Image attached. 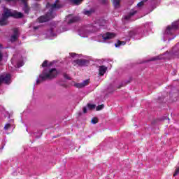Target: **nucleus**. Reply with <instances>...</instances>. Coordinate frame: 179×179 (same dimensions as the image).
I'll use <instances>...</instances> for the list:
<instances>
[{
  "instance_id": "obj_1",
  "label": "nucleus",
  "mask_w": 179,
  "mask_h": 179,
  "mask_svg": "<svg viewBox=\"0 0 179 179\" xmlns=\"http://www.w3.org/2000/svg\"><path fill=\"white\" fill-rule=\"evenodd\" d=\"M46 8L50 9L49 12L45 15L41 16L39 18H38V22L39 23H44L45 22H48V20H51V19H54V17H55L54 10H57V9L62 8V5L59 4V0H56L53 4L48 3Z\"/></svg>"
},
{
  "instance_id": "obj_2",
  "label": "nucleus",
  "mask_w": 179,
  "mask_h": 179,
  "mask_svg": "<svg viewBox=\"0 0 179 179\" xmlns=\"http://www.w3.org/2000/svg\"><path fill=\"white\" fill-rule=\"evenodd\" d=\"M10 17H15V19H20L23 17V13L4 8L3 13L0 18V26L6 25L8 23V18Z\"/></svg>"
},
{
  "instance_id": "obj_3",
  "label": "nucleus",
  "mask_w": 179,
  "mask_h": 179,
  "mask_svg": "<svg viewBox=\"0 0 179 179\" xmlns=\"http://www.w3.org/2000/svg\"><path fill=\"white\" fill-rule=\"evenodd\" d=\"M57 75L58 71H57V69H46L43 71L42 73L39 75V78L36 79V85L41 83V82H44V80L54 79V78H57Z\"/></svg>"
},
{
  "instance_id": "obj_4",
  "label": "nucleus",
  "mask_w": 179,
  "mask_h": 179,
  "mask_svg": "<svg viewBox=\"0 0 179 179\" xmlns=\"http://www.w3.org/2000/svg\"><path fill=\"white\" fill-rule=\"evenodd\" d=\"M179 23L178 22H175L171 24V26H168L166 31L164 33V41H166L168 38V41L173 40L176 37L173 36V38H169L170 36H173L176 30H178Z\"/></svg>"
},
{
  "instance_id": "obj_5",
  "label": "nucleus",
  "mask_w": 179,
  "mask_h": 179,
  "mask_svg": "<svg viewBox=\"0 0 179 179\" xmlns=\"http://www.w3.org/2000/svg\"><path fill=\"white\" fill-rule=\"evenodd\" d=\"M10 74L6 73V74H2L0 76V85H2V83H6V85H9L10 83Z\"/></svg>"
},
{
  "instance_id": "obj_6",
  "label": "nucleus",
  "mask_w": 179,
  "mask_h": 179,
  "mask_svg": "<svg viewBox=\"0 0 179 179\" xmlns=\"http://www.w3.org/2000/svg\"><path fill=\"white\" fill-rule=\"evenodd\" d=\"M106 26V20H101V22L95 23L92 26V31H97L100 30V29H103Z\"/></svg>"
},
{
  "instance_id": "obj_7",
  "label": "nucleus",
  "mask_w": 179,
  "mask_h": 179,
  "mask_svg": "<svg viewBox=\"0 0 179 179\" xmlns=\"http://www.w3.org/2000/svg\"><path fill=\"white\" fill-rule=\"evenodd\" d=\"M72 64L74 66H86L89 62L86 59H76L72 62Z\"/></svg>"
},
{
  "instance_id": "obj_8",
  "label": "nucleus",
  "mask_w": 179,
  "mask_h": 179,
  "mask_svg": "<svg viewBox=\"0 0 179 179\" xmlns=\"http://www.w3.org/2000/svg\"><path fill=\"white\" fill-rule=\"evenodd\" d=\"M117 36L115 33L107 32L106 34H103L102 38H103L104 41L106 40H111V38H114Z\"/></svg>"
},
{
  "instance_id": "obj_9",
  "label": "nucleus",
  "mask_w": 179,
  "mask_h": 179,
  "mask_svg": "<svg viewBox=\"0 0 179 179\" xmlns=\"http://www.w3.org/2000/svg\"><path fill=\"white\" fill-rule=\"evenodd\" d=\"M89 85V80H85L82 83H76L74 86L78 87V89H82V87H85V86H87Z\"/></svg>"
},
{
  "instance_id": "obj_10",
  "label": "nucleus",
  "mask_w": 179,
  "mask_h": 179,
  "mask_svg": "<svg viewBox=\"0 0 179 179\" xmlns=\"http://www.w3.org/2000/svg\"><path fill=\"white\" fill-rule=\"evenodd\" d=\"M78 34L80 37H89L90 31L87 29H81L78 31Z\"/></svg>"
},
{
  "instance_id": "obj_11",
  "label": "nucleus",
  "mask_w": 179,
  "mask_h": 179,
  "mask_svg": "<svg viewBox=\"0 0 179 179\" xmlns=\"http://www.w3.org/2000/svg\"><path fill=\"white\" fill-rule=\"evenodd\" d=\"M129 37L133 38L135 40H139L141 37H139V34L136 31H131L129 33Z\"/></svg>"
},
{
  "instance_id": "obj_12",
  "label": "nucleus",
  "mask_w": 179,
  "mask_h": 179,
  "mask_svg": "<svg viewBox=\"0 0 179 179\" xmlns=\"http://www.w3.org/2000/svg\"><path fill=\"white\" fill-rule=\"evenodd\" d=\"M108 68L105 66H100L99 71L100 76H103L106 72H107Z\"/></svg>"
},
{
  "instance_id": "obj_13",
  "label": "nucleus",
  "mask_w": 179,
  "mask_h": 179,
  "mask_svg": "<svg viewBox=\"0 0 179 179\" xmlns=\"http://www.w3.org/2000/svg\"><path fill=\"white\" fill-rule=\"evenodd\" d=\"M19 34V31L17 29L14 30V34L11 36L10 41L13 42L17 40V37Z\"/></svg>"
},
{
  "instance_id": "obj_14",
  "label": "nucleus",
  "mask_w": 179,
  "mask_h": 179,
  "mask_svg": "<svg viewBox=\"0 0 179 179\" xmlns=\"http://www.w3.org/2000/svg\"><path fill=\"white\" fill-rule=\"evenodd\" d=\"M136 10H131L130 13L124 17L126 20H129L132 16H134L136 13Z\"/></svg>"
},
{
  "instance_id": "obj_15",
  "label": "nucleus",
  "mask_w": 179,
  "mask_h": 179,
  "mask_svg": "<svg viewBox=\"0 0 179 179\" xmlns=\"http://www.w3.org/2000/svg\"><path fill=\"white\" fill-rule=\"evenodd\" d=\"M113 3L115 9H118L121 6V0H113Z\"/></svg>"
},
{
  "instance_id": "obj_16",
  "label": "nucleus",
  "mask_w": 179,
  "mask_h": 179,
  "mask_svg": "<svg viewBox=\"0 0 179 179\" xmlns=\"http://www.w3.org/2000/svg\"><path fill=\"white\" fill-rule=\"evenodd\" d=\"M55 27V25L52 26L49 31V34H50V37H57V34L54 33Z\"/></svg>"
},
{
  "instance_id": "obj_17",
  "label": "nucleus",
  "mask_w": 179,
  "mask_h": 179,
  "mask_svg": "<svg viewBox=\"0 0 179 179\" xmlns=\"http://www.w3.org/2000/svg\"><path fill=\"white\" fill-rule=\"evenodd\" d=\"M166 57L164 55H161L159 56H157L150 59V61H157V59H164Z\"/></svg>"
},
{
  "instance_id": "obj_18",
  "label": "nucleus",
  "mask_w": 179,
  "mask_h": 179,
  "mask_svg": "<svg viewBox=\"0 0 179 179\" xmlns=\"http://www.w3.org/2000/svg\"><path fill=\"white\" fill-rule=\"evenodd\" d=\"M80 18H79V17H73L71 19L68 20V23L69 24H71V23H74V22H78V20H80Z\"/></svg>"
},
{
  "instance_id": "obj_19",
  "label": "nucleus",
  "mask_w": 179,
  "mask_h": 179,
  "mask_svg": "<svg viewBox=\"0 0 179 179\" xmlns=\"http://www.w3.org/2000/svg\"><path fill=\"white\" fill-rule=\"evenodd\" d=\"M125 41H118L117 43L115 44V47L118 48L121 47V45H125Z\"/></svg>"
},
{
  "instance_id": "obj_20",
  "label": "nucleus",
  "mask_w": 179,
  "mask_h": 179,
  "mask_svg": "<svg viewBox=\"0 0 179 179\" xmlns=\"http://www.w3.org/2000/svg\"><path fill=\"white\" fill-rule=\"evenodd\" d=\"M23 65H24V62H23L22 60H20L17 62L15 67L21 68V66H23Z\"/></svg>"
},
{
  "instance_id": "obj_21",
  "label": "nucleus",
  "mask_w": 179,
  "mask_h": 179,
  "mask_svg": "<svg viewBox=\"0 0 179 179\" xmlns=\"http://www.w3.org/2000/svg\"><path fill=\"white\" fill-rule=\"evenodd\" d=\"M92 12L93 11L92 10H84L83 13L84 15H87V16H90V15H92Z\"/></svg>"
},
{
  "instance_id": "obj_22",
  "label": "nucleus",
  "mask_w": 179,
  "mask_h": 179,
  "mask_svg": "<svg viewBox=\"0 0 179 179\" xmlns=\"http://www.w3.org/2000/svg\"><path fill=\"white\" fill-rule=\"evenodd\" d=\"M1 50H2V45H0V62H2L3 58V54H2V51H1Z\"/></svg>"
},
{
  "instance_id": "obj_23",
  "label": "nucleus",
  "mask_w": 179,
  "mask_h": 179,
  "mask_svg": "<svg viewBox=\"0 0 179 179\" xmlns=\"http://www.w3.org/2000/svg\"><path fill=\"white\" fill-rule=\"evenodd\" d=\"M103 108H104L103 104L96 106V111H100V110H103Z\"/></svg>"
},
{
  "instance_id": "obj_24",
  "label": "nucleus",
  "mask_w": 179,
  "mask_h": 179,
  "mask_svg": "<svg viewBox=\"0 0 179 179\" xmlns=\"http://www.w3.org/2000/svg\"><path fill=\"white\" fill-rule=\"evenodd\" d=\"M146 1H148V0L141 1V2H139V3L137 4V6H138V8H141V6H143V3H145V2H146Z\"/></svg>"
},
{
  "instance_id": "obj_25",
  "label": "nucleus",
  "mask_w": 179,
  "mask_h": 179,
  "mask_svg": "<svg viewBox=\"0 0 179 179\" xmlns=\"http://www.w3.org/2000/svg\"><path fill=\"white\" fill-rule=\"evenodd\" d=\"M91 122L92 124H97V122H99V120L97 117H94L92 119Z\"/></svg>"
},
{
  "instance_id": "obj_26",
  "label": "nucleus",
  "mask_w": 179,
  "mask_h": 179,
  "mask_svg": "<svg viewBox=\"0 0 179 179\" xmlns=\"http://www.w3.org/2000/svg\"><path fill=\"white\" fill-rule=\"evenodd\" d=\"M173 55H174L175 57H178V58H179V50H175L173 52Z\"/></svg>"
},
{
  "instance_id": "obj_27",
  "label": "nucleus",
  "mask_w": 179,
  "mask_h": 179,
  "mask_svg": "<svg viewBox=\"0 0 179 179\" xmlns=\"http://www.w3.org/2000/svg\"><path fill=\"white\" fill-rule=\"evenodd\" d=\"M9 128H10V124L7 123L5 126H4V129L5 131H8L9 129Z\"/></svg>"
},
{
  "instance_id": "obj_28",
  "label": "nucleus",
  "mask_w": 179,
  "mask_h": 179,
  "mask_svg": "<svg viewBox=\"0 0 179 179\" xmlns=\"http://www.w3.org/2000/svg\"><path fill=\"white\" fill-rule=\"evenodd\" d=\"M88 108H90L91 110H93L96 108V105L94 104H88Z\"/></svg>"
},
{
  "instance_id": "obj_29",
  "label": "nucleus",
  "mask_w": 179,
  "mask_h": 179,
  "mask_svg": "<svg viewBox=\"0 0 179 179\" xmlns=\"http://www.w3.org/2000/svg\"><path fill=\"white\" fill-rule=\"evenodd\" d=\"M73 3H76V5H79V2H82L83 0H72Z\"/></svg>"
},
{
  "instance_id": "obj_30",
  "label": "nucleus",
  "mask_w": 179,
  "mask_h": 179,
  "mask_svg": "<svg viewBox=\"0 0 179 179\" xmlns=\"http://www.w3.org/2000/svg\"><path fill=\"white\" fill-rule=\"evenodd\" d=\"M47 64H48V61L45 60V61L43 62V63L42 64L43 68H45V66H47Z\"/></svg>"
},
{
  "instance_id": "obj_31",
  "label": "nucleus",
  "mask_w": 179,
  "mask_h": 179,
  "mask_svg": "<svg viewBox=\"0 0 179 179\" xmlns=\"http://www.w3.org/2000/svg\"><path fill=\"white\" fill-rule=\"evenodd\" d=\"M179 174V167L176 170L173 176L176 177V176H178Z\"/></svg>"
},
{
  "instance_id": "obj_32",
  "label": "nucleus",
  "mask_w": 179,
  "mask_h": 179,
  "mask_svg": "<svg viewBox=\"0 0 179 179\" xmlns=\"http://www.w3.org/2000/svg\"><path fill=\"white\" fill-rule=\"evenodd\" d=\"M150 26H152V22H147L145 24V27H150Z\"/></svg>"
},
{
  "instance_id": "obj_33",
  "label": "nucleus",
  "mask_w": 179,
  "mask_h": 179,
  "mask_svg": "<svg viewBox=\"0 0 179 179\" xmlns=\"http://www.w3.org/2000/svg\"><path fill=\"white\" fill-rule=\"evenodd\" d=\"M64 77L65 79H68L69 80H71V77H69V76H68V74H64Z\"/></svg>"
},
{
  "instance_id": "obj_34",
  "label": "nucleus",
  "mask_w": 179,
  "mask_h": 179,
  "mask_svg": "<svg viewBox=\"0 0 179 179\" xmlns=\"http://www.w3.org/2000/svg\"><path fill=\"white\" fill-rule=\"evenodd\" d=\"M40 27H41V25H39V26H35V27H34V30H38V29H40Z\"/></svg>"
},
{
  "instance_id": "obj_35",
  "label": "nucleus",
  "mask_w": 179,
  "mask_h": 179,
  "mask_svg": "<svg viewBox=\"0 0 179 179\" xmlns=\"http://www.w3.org/2000/svg\"><path fill=\"white\" fill-rule=\"evenodd\" d=\"M83 111L84 114H86V113H87V109L85 107H84L83 109Z\"/></svg>"
},
{
  "instance_id": "obj_36",
  "label": "nucleus",
  "mask_w": 179,
  "mask_h": 179,
  "mask_svg": "<svg viewBox=\"0 0 179 179\" xmlns=\"http://www.w3.org/2000/svg\"><path fill=\"white\" fill-rule=\"evenodd\" d=\"M71 57H72L73 58L75 57L76 55H77L75 53H71L70 54Z\"/></svg>"
},
{
  "instance_id": "obj_37",
  "label": "nucleus",
  "mask_w": 179,
  "mask_h": 179,
  "mask_svg": "<svg viewBox=\"0 0 179 179\" xmlns=\"http://www.w3.org/2000/svg\"><path fill=\"white\" fill-rule=\"evenodd\" d=\"M11 62H12V64H13V62H15V55H14L13 57L11 59Z\"/></svg>"
},
{
  "instance_id": "obj_38",
  "label": "nucleus",
  "mask_w": 179,
  "mask_h": 179,
  "mask_svg": "<svg viewBox=\"0 0 179 179\" xmlns=\"http://www.w3.org/2000/svg\"><path fill=\"white\" fill-rule=\"evenodd\" d=\"M4 145H2L1 147H0V153L2 152V150L3 149Z\"/></svg>"
},
{
  "instance_id": "obj_39",
  "label": "nucleus",
  "mask_w": 179,
  "mask_h": 179,
  "mask_svg": "<svg viewBox=\"0 0 179 179\" xmlns=\"http://www.w3.org/2000/svg\"><path fill=\"white\" fill-rule=\"evenodd\" d=\"M36 1H39V0H36Z\"/></svg>"
}]
</instances>
